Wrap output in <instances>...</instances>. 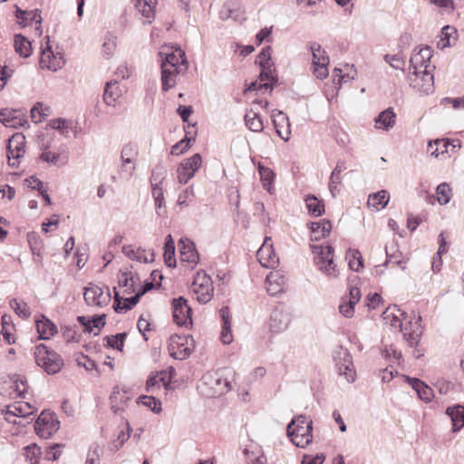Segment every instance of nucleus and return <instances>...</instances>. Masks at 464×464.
I'll use <instances>...</instances> for the list:
<instances>
[{
  "label": "nucleus",
  "mask_w": 464,
  "mask_h": 464,
  "mask_svg": "<svg viewBox=\"0 0 464 464\" xmlns=\"http://www.w3.org/2000/svg\"><path fill=\"white\" fill-rule=\"evenodd\" d=\"M52 127L60 131L62 135L67 136L69 129H71V122L63 118H58L53 121Z\"/></svg>",
  "instance_id": "nucleus-57"
},
{
  "label": "nucleus",
  "mask_w": 464,
  "mask_h": 464,
  "mask_svg": "<svg viewBox=\"0 0 464 464\" xmlns=\"http://www.w3.org/2000/svg\"><path fill=\"white\" fill-rule=\"evenodd\" d=\"M432 57V49L430 46L420 48L418 52L416 49L410 59V70L412 71V74L418 76L420 68L425 69V65L430 66V59Z\"/></svg>",
  "instance_id": "nucleus-13"
},
{
  "label": "nucleus",
  "mask_w": 464,
  "mask_h": 464,
  "mask_svg": "<svg viewBox=\"0 0 464 464\" xmlns=\"http://www.w3.org/2000/svg\"><path fill=\"white\" fill-rule=\"evenodd\" d=\"M332 229V224L328 219H322L318 222L311 223V240L318 241L322 237H326L330 234Z\"/></svg>",
  "instance_id": "nucleus-23"
},
{
  "label": "nucleus",
  "mask_w": 464,
  "mask_h": 464,
  "mask_svg": "<svg viewBox=\"0 0 464 464\" xmlns=\"http://www.w3.org/2000/svg\"><path fill=\"white\" fill-rule=\"evenodd\" d=\"M219 314L222 319V331L220 334V340L223 343L229 344L233 340V336L231 334V321L228 306H223L219 310Z\"/></svg>",
  "instance_id": "nucleus-21"
},
{
  "label": "nucleus",
  "mask_w": 464,
  "mask_h": 464,
  "mask_svg": "<svg viewBox=\"0 0 464 464\" xmlns=\"http://www.w3.org/2000/svg\"><path fill=\"white\" fill-rule=\"evenodd\" d=\"M120 386L116 385L113 387L110 395L111 409L114 414H119L121 411H124L123 406L119 404L118 395H120Z\"/></svg>",
  "instance_id": "nucleus-54"
},
{
  "label": "nucleus",
  "mask_w": 464,
  "mask_h": 464,
  "mask_svg": "<svg viewBox=\"0 0 464 464\" xmlns=\"http://www.w3.org/2000/svg\"><path fill=\"white\" fill-rule=\"evenodd\" d=\"M334 360L335 361L338 373L343 375L348 382H354L356 372L350 352L340 346L334 351Z\"/></svg>",
  "instance_id": "nucleus-5"
},
{
  "label": "nucleus",
  "mask_w": 464,
  "mask_h": 464,
  "mask_svg": "<svg viewBox=\"0 0 464 464\" xmlns=\"http://www.w3.org/2000/svg\"><path fill=\"white\" fill-rule=\"evenodd\" d=\"M396 114L392 108H388L382 111L375 119L376 127L389 130L395 124Z\"/></svg>",
  "instance_id": "nucleus-26"
},
{
  "label": "nucleus",
  "mask_w": 464,
  "mask_h": 464,
  "mask_svg": "<svg viewBox=\"0 0 464 464\" xmlns=\"http://www.w3.org/2000/svg\"><path fill=\"white\" fill-rule=\"evenodd\" d=\"M10 306L14 313L21 318L26 319L31 315V310L28 304L23 300L13 298L10 300Z\"/></svg>",
  "instance_id": "nucleus-41"
},
{
  "label": "nucleus",
  "mask_w": 464,
  "mask_h": 464,
  "mask_svg": "<svg viewBox=\"0 0 464 464\" xmlns=\"http://www.w3.org/2000/svg\"><path fill=\"white\" fill-rule=\"evenodd\" d=\"M166 374H167L166 371H160L154 374L150 375L146 382V386H145L146 392L154 393L156 391L160 390V382L159 377H160V375H166Z\"/></svg>",
  "instance_id": "nucleus-44"
},
{
  "label": "nucleus",
  "mask_w": 464,
  "mask_h": 464,
  "mask_svg": "<svg viewBox=\"0 0 464 464\" xmlns=\"http://www.w3.org/2000/svg\"><path fill=\"white\" fill-rule=\"evenodd\" d=\"M142 403L144 406L150 409L155 413L161 411V401L154 396L141 395L138 398V403Z\"/></svg>",
  "instance_id": "nucleus-43"
},
{
  "label": "nucleus",
  "mask_w": 464,
  "mask_h": 464,
  "mask_svg": "<svg viewBox=\"0 0 464 464\" xmlns=\"http://www.w3.org/2000/svg\"><path fill=\"white\" fill-rule=\"evenodd\" d=\"M136 280H139V276L132 275L131 272L120 270L119 272V286L126 287L125 292L127 294L134 293Z\"/></svg>",
  "instance_id": "nucleus-31"
},
{
  "label": "nucleus",
  "mask_w": 464,
  "mask_h": 464,
  "mask_svg": "<svg viewBox=\"0 0 464 464\" xmlns=\"http://www.w3.org/2000/svg\"><path fill=\"white\" fill-rule=\"evenodd\" d=\"M273 124L278 136L287 140L290 134V123L288 117L281 111L275 110L271 115Z\"/></svg>",
  "instance_id": "nucleus-16"
},
{
  "label": "nucleus",
  "mask_w": 464,
  "mask_h": 464,
  "mask_svg": "<svg viewBox=\"0 0 464 464\" xmlns=\"http://www.w3.org/2000/svg\"><path fill=\"white\" fill-rule=\"evenodd\" d=\"M310 50L313 55L314 75L321 80L326 78L328 76L327 65L329 63V57L326 55L325 51L315 42L311 44Z\"/></svg>",
  "instance_id": "nucleus-9"
},
{
  "label": "nucleus",
  "mask_w": 464,
  "mask_h": 464,
  "mask_svg": "<svg viewBox=\"0 0 464 464\" xmlns=\"http://www.w3.org/2000/svg\"><path fill=\"white\" fill-rule=\"evenodd\" d=\"M160 68L162 91L168 92L176 84V77L178 74H180L181 72L180 71H179V69H170L169 67H165L164 64H160Z\"/></svg>",
  "instance_id": "nucleus-25"
},
{
  "label": "nucleus",
  "mask_w": 464,
  "mask_h": 464,
  "mask_svg": "<svg viewBox=\"0 0 464 464\" xmlns=\"http://www.w3.org/2000/svg\"><path fill=\"white\" fill-rule=\"evenodd\" d=\"M457 33L456 29L452 26L446 25L441 29L440 40L438 46L441 49L450 45V37Z\"/></svg>",
  "instance_id": "nucleus-48"
},
{
  "label": "nucleus",
  "mask_w": 464,
  "mask_h": 464,
  "mask_svg": "<svg viewBox=\"0 0 464 464\" xmlns=\"http://www.w3.org/2000/svg\"><path fill=\"white\" fill-rule=\"evenodd\" d=\"M138 155L139 146L136 143L129 142L125 144L121 151V171L131 174L136 169Z\"/></svg>",
  "instance_id": "nucleus-11"
},
{
  "label": "nucleus",
  "mask_w": 464,
  "mask_h": 464,
  "mask_svg": "<svg viewBox=\"0 0 464 464\" xmlns=\"http://www.w3.org/2000/svg\"><path fill=\"white\" fill-rule=\"evenodd\" d=\"M14 47L16 53L21 57L27 58L32 54L31 42L22 34H15L14 37Z\"/></svg>",
  "instance_id": "nucleus-28"
},
{
  "label": "nucleus",
  "mask_w": 464,
  "mask_h": 464,
  "mask_svg": "<svg viewBox=\"0 0 464 464\" xmlns=\"http://www.w3.org/2000/svg\"><path fill=\"white\" fill-rule=\"evenodd\" d=\"M289 324L288 316L285 313L278 308L272 311L270 314V329L275 333H280L286 329Z\"/></svg>",
  "instance_id": "nucleus-22"
},
{
  "label": "nucleus",
  "mask_w": 464,
  "mask_h": 464,
  "mask_svg": "<svg viewBox=\"0 0 464 464\" xmlns=\"http://www.w3.org/2000/svg\"><path fill=\"white\" fill-rule=\"evenodd\" d=\"M407 382L417 392L419 398L426 402L430 401L433 397V391L422 381L417 378L406 377Z\"/></svg>",
  "instance_id": "nucleus-18"
},
{
  "label": "nucleus",
  "mask_w": 464,
  "mask_h": 464,
  "mask_svg": "<svg viewBox=\"0 0 464 464\" xmlns=\"http://www.w3.org/2000/svg\"><path fill=\"white\" fill-rule=\"evenodd\" d=\"M452 146V150L456 147L455 144H450L448 140L437 139L430 140L428 143L427 152L434 158L440 155H444L449 152V147Z\"/></svg>",
  "instance_id": "nucleus-24"
},
{
  "label": "nucleus",
  "mask_w": 464,
  "mask_h": 464,
  "mask_svg": "<svg viewBox=\"0 0 464 464\" xmlns=\"http://www.w3.org/2000/svg\"><path fill=\"white\" fill-rule=\"evenodd\" d=\"M179 248L180 254V260L197 265L199 260V255L196 249L195 244L188 238H180L179 240Z\"/></svg>",
  "instance_id": "nucleus-15"
},
{
  "label": "nucleus",
  "mask_w": 464,
  "mask_h": 464,
  "mask_svg": "<svg viewBox=\"0 0 464 464\" xmlns=\"http://www.w3.org/2000/svg\"><path fill=\"white\" fill-rule=\"evenodd\" d=\"M106 292L97 285L90 283L84 287L83 297L88 305H96L99 307L106 306L111 301V293L108 286Z\"/></svg>",
  "instance_id": "nucleus-7"
},
{
  "label": "nucleus",
  "mask_w": 464,
  "mask_h": 464,
  "mask_svg": "<svg viewBox=\"0 0 464 464\" xmlns=\"http://www.w3.org/2000/svg\"><path fill=\"white\" fill-rule=\"evenodd\" d=\"M126 337L127 334L123 332L114 335H107L104 337V340L107 342V345L109 347L121 352L124 346Z\"/></svg>",
  "instance_id": "nucleus-42"
},
{
  "label": "nucleus",
  "mask_w": 464,
  "mask_h": 464,
  "mask_svg": "<svg viewBox=\"0 0 464 464\" xmlns=\"http://www.w3.org/2000/svg\"><path fill=\"white\" fill-rule=\"evenodd\" d=\"M16 418L28 419L35 411L34 408L28 402H17L14 405H7Z\"/></svg>",
  "instance_id": "nucleus-35"
},
{
  "label": "nucleus",
  "mask_w": 464,
  "mask_h": 464,
  "mask_svg": "<svg viewBox=\"0 0 464 464\" xmlns=\"http://www.w3.org/2000/svg\"><path fill=\"white\" fill-rule=\"evenodd\" d=\"M60 429V421L56 415L48 410L41 412L37 418L34 430L36 434L43 439H49Z\"/></svg>",
  "instance_id": "nucleus-4"
},
{
  "label": "nucleus",
  "mask_w": 464,
  "mask_h": 464,
  "mask_svg": "<svg viewBox=\"0 0 464 464\" xmlns=\"http://www.w3.org/2000/svg\"><path fill=\"white\" fill-rule=\"evenodd\" d=\"M346 258L349 259L348 266L351 270L359 272L363 266L362 256L357 249H349L346 253Z\"/></svg>",
  "instance_id": "nucleus-39"
},
{
  "label": "nucleus",
  "mask_w": 464,
  "mask_h": 464,
  "mask_svg": "<svg viewBox=\"0 0 464 464\" xmlns=\"http://www.w3.org/2000/svg\"><path fill=\"white\" fill-rule=\"evenodd\" d=\"M201 164V156L200 154L196 153L192 157L186 159L181 162L180 168L182 169V171L180 172L179 169V174H195V172L200 168Z\"/></svg>",
  "instance_id": "nucleus-29"
},
{
  "label": "nucleus",
  "mask_w": 464,
  "mask_h": 464,
  "mask_svg": "<svg viewBox=\"0 0 464 464\" xmlns=\"http://www.w3.org/2000/svg\"><path fill=\"white\" fill-rule=\"evenodd\" d=\"M46 39V46L42 47L41 58H40V65L44 68L46 67L49 70L56 71L57 67H61L60 63L54 64L51 63V58L56 59L52 47L50 45V37L45 36Z\"/></svg>",
  "instance_id": "nucleus-27"
},
{
  "label": "nucleus",
  "mask_w": 464,
  "mask_h": 464,
  "mask_svg": "<svg viewBox=\"0 0 464 464\" xmlns=\"http://www.w3.org/2000/svg\"><path fill=\"white\" fill-rule=\"evenodd\" d=\"M421 82H423L420 89L423 92L429 93L433 89V75L429 71V65H425V69L421 72Z\"/></svg>",
  "instance_id": "nucleus-49"
},
{
  "label": "nucleus",
  "mask_w": 464,
  "mask_h": 464,
  "mask_svg": "<svg viewBox=\"0 0 464 464\" xmlns=\"http://www.w3.org/2000/svg\"><path fill=\"white\" fill-rule=\"evenodd\" d=\"M420 334L421 332L418 331V329L407 332V328H405V331L403 332V337L411 347L418 345Z\"/></svg>",
  "instance_id": "nucleus-58"
},
{
  "label": "nucleus",
  "mask_w": 464,
  "mask_h": 464,
  "mask_svg": "<svg viewBox=\"0 0 464 464\" xmlns=\"http://www.w3.org/2000/svg\"><path fill=\"white\" fill-rule=\"evenodd\" d=\"M346 299L347 296L343 298V303L339 305V311L344 317L351 318L354 314L355 304L349 303Z\"/></svg>",
  "instance_id": "nucleus-59"
},
{
  "label": "nucleus",
  "mask_w": 464,
  "mask_h": 464,
  "mask_svg": "<svg viewBox=\"0 0 464 464\" xmlns=\"http://www.w3.org/2000/svg\"><path fill=\"white\" fill-rule=\"evenodd\" d=\"M271 241V237H266L265 238L264 244L256 252L259 263L266 268H274L279 263V258L274 251L273 245L268 243Z\"/></svg>",
  "instance_id": "nucleus-12"
},
{
  "label": "nucleus",
  "mask_w": 464,
  "mask_h": 464,
  "mask_svg": "<svg viewBox=\"0 0 464 464\" xmlns=\"http://www.w3.org/2000/svg\"><path fill=\"white\" fill-rule=\"evenodd\" d=\"M272 49L270 46H266L262 49L258 54L256 63L261 67V72L259 74L260 81H269L271 82H276L277 78L274 75L275 64L271 57Z\"/></svg>",
  "instance_id": "nucleus-8"
},
{
  "label": "nucleus",
  "mask_w": 464,
  "mask_h": 464,
  "mask_svg": "<svg viewBox=\"0 0 464 464\" xmlns=\"http://www.w3.org/2000/svg\"><path fill=\"white\" fill-rule=\"evenodd\" d=\"M10 388L14 389L18 396L24 397V393L27 391V382L24 378L15 375Z\"/></svg>",
  "instance_id": "nucleus-55"
},
{
  "label": "nucleus",
  "mask_w": 464,
  "mask_h": 464,
  "mask_svg": "<svg viewBox=\"0 0 464 464\" xmlns=\"http://www.w3.org/2000/svg\"><path fill=\"white\" fill-rule=\"evenodd\" d=\"M308 213L314 217H320L324 212V204L314 195H307L304 198Z\"/></svg>",
  "instance_id": "nucleus-30"
},
{
  "label": "nucleus",
  "mask_w": 464,
  "mask_h": 464,
  "mask_svg": "<svg viewBox=\"0 0 464 464\" xmlns=\"http://www.w3.org/2000/svg\"><path fill=\"white\" fill-rule=\"evenodd\" d=\"M40 159L43 161L51 163L53 166H61L64 164V160L61 158L60 154L52 152L50 150H44L41 153Z\"/></svg>",
  "instance_id": "nucleus-52"
},
{
  "label": "nucleus",
  "mask_w": 464,
  "mask_h": 464,
  "mask_svg": "<svg viewBox=\"0 0 464 464\" xmlns=\"http://www.w3.org/2000/svg\"><path fill=\"white\" fill-rule=\"evenodd\" d=\"M35 324L41 340H48L57 333L56 325L44 314L36 319Z\"/></svg>",
  "instance_id": "nucleus-17"
},
{
  "label": "nucleus",
  "mask_w": 464,
  "mask_h": 464,
  "mask_svg": "<svg viewBox=\"0 0 464 464\" xmlns=\"http://www.w3.org/2000/svg\"><path fill=\"white\" fill-rule=\"evenodd\" d=\"M101 449L98 445H94L91 448L87 455L85 464H100V452Z\"/></svg>",
  "instance_id": "nucleus-61"
},
{
  "label": "nucleus",
  "mask_w": 464,
  "mask_h": 464,
  "mask_svg": "<svg viewBox=\"0 0 464 464\" xmlns=\"http://www.w3.org/2000/svg\"><path fill=\"white\" fill-rule=\"evenodd\" d=\"M438 202L440 205H446L451 198V189L447 183L440 184L436 188Z\"/></svg>",
  "instance_id": "nucleus-46"
},
{
  "label": "nucleus",
  "mask_w": 464,
  "mask_h": 464,
  "mask_svg": "<svg viewBox=\"0 0 464 464\" xmlns=\"http://www.w3.org/2000/svg\"><path fill=\"white\" fill-rule=\"evenodd\" d=\"M441 104H451L455 110L464 109V95L462 97L450 98L445 97L440 101Z\"/></svg>",
  "instance_id": "nucleus-62"
},
{
  "label": "nucleus",
  "mask_w": 464,
  "mask_h": 464,
  "mask_svg": "<svg viewBox=\"0 0 464 464\" xmlns=\"http://www.w3.org/2000/svg\"><path fill=\"white\" fill-rule=\"evenodd\" d=\"M24 136L21 133H15L8 136V144L6 147V157L8 159V165L14 168L19 164V159L23 156Z\"/></svg>",
  "instance_id": "nucleus-10"
},
{
  "label": "nucleus",
  "mask_w": 464,
  "mask_h": 464,
  "mask_svg": "<svg viewBox=\"0 0 464 464\" xmlns=\"http://www.w3.org/2000/svg\"><path fill=\"white\" fill-rule=\"evenodd\" d=\"M27 241L33 256H40L44 249V241L37 232L32 231L27 234Z\"/></svg>",
  "instance_id": "nucleus-40"
},
{
  "label": "nucleus",
  "mask_w": 464,
  "mask_h": 464,
  "mask_svg": "<svg viewBox=\"0 0 464 464\" xmlns=\"http://www.w3.org/2000/svg\"><path fill=\"white\" fill-rule=\"evenodd\" d=\"M26 457L31 460V464H39V458L42 454L41 448L36 444H31L24 448Z\"/></svg>",
  "instance_id": "nucleus-56"
},
{
  "label": "nucleus",
  "mask_w": 464,
  "mask_h": 464,
  "mask_svg": "<svg viewBox=\"0 0 464 464\" xmlns=\"http://www.w3.org/2000/svg\"><path fill=\"white\" fill-rule=\"evenodd\" d=\"M156 3V0H137L135 6L142 16L149 19L148 23H151L150 19L154 17Z\"/></svg>",
  "instance_id": "nucleus-37"
},
{
  "label": "nucleus",
  "mask_w": 464,
  "mask_h": 464,
  "mask_svg": "<svg viewBox=\"0 0 464 464\" xmlns=\"http://www.w3.org/2000/svg\"><path fill=\"white\" fill-rule=\"evenodd\" d=\"M389 202V194L386 190H380L376 193L369 195L368 206L373 208L375 210L384 208Z\"/></svg>",
  "instance_id": "nucleus-32"
},
{
  "label": "nucleus",
  "mask_w": 464,
  "mask_h": 464,
  "mask_svg": "<svg viewBox=\"0 0 464 464\" xmlns=\"http://www.w3.org/2000/svg\"><path fill=\"white\" fill-rule=\"evenodd\" d=\"M63 447L64 445L62 443H54L53 445L48 446L45 449L44 459L52 461L57 460L61 456V449Z\"/></svg>",
  "instance_id": "nucleus-53"
},
{
  "label": "nucleus",
  "mask_w": 464,
  "mask_h": 464,
  "mask_svg": "<svg viewBox=\"0 0 464 464\" xmlns=\"http://www.w3.org/2000/svg\"><path fill=\"white\" fill-rule=\"evenodd\" d=\"M447 415L452 421V431L457 432L464 427V406L456 404L450 406L446 410Z\"/></svg>",
  "instance_id": "nucleus-19"
},
{
  "label": "nucleus",
  "mask_w": 464,
  "mask_h": 464,
  "mask_svg": "<svg viewBox=\"0 0 464 464\" xmlns=\"http://www.w3.org/2000/svg\"><path fill=\"white\" fill-rule=\"evenodd\" d=\"M391 307H388L382 314V320L385 324H391V326L396 328L400 327L401 331L402 330V323L400 319L399 315L395 314L392 311H391Z\"/></svg>",
  "instance_id": "nucleus-47"
},
{
  "label": "nucleus",
  "mask_w": 464,
  "mask_h": 464,
  "mask_svg": "<svg viewBox=\"0 0 464 464\" xmlns=\"http://www.w3.org/2000/svg\"><path fill=\"white\" fill-rule=\"evenodd\" d=\"M173 321L179 326L192 325V309L188 304L187 299L183 296L172 300Z\"/></svg>",
  "instance_id": "nucleus-6"
},
{
  "label": "nucleus",
  "mask_w": 464,
  "mask_h": 464,
  "mask_svg": "<svg viewBox=\"0 0 464 464\" xmlns=\"http://www.w3.org/2000/svg\"><path fill=\"white\" fill-rule=\"evenodd\" d=\"M117 82H108L104 88L103 102L108 106H115V102L121 96V92L116 87Z\"/></svg>",
  "instance_id": "nucleus-36"
},
{
  "label": "nucleus",
  "mask_w": 464,
  "mask_h": 464,
  "mask_svg": "<svg viewBox=\"0 0 464 464\" xmlns=\"http://www.w3.org/2000/svg\"><path fill=\"white\" fill-rule=\"evenodd\" d=\"M34 356L36 364L50 375L58 373L64 364L62 356L44 343L34 347Z\"/></svg>",
  "instance_id": "nucleus-2"
},
{
  "label": "nucleus",
  "mask_w": 464,
  "mask_h": 464,
  "mask_svg": "<svg viewBox=\"0 0 464 464\" xmlns=\"http://www.w3.org/2000/svg\"><path fill=\"white\" fill-rule=\"evenodd\" d=\"M313 421L304 415L294 418L286 427V433L290 440L296 447L304 448L313 439Z\"/></svg>",
  "instance_id": "nucleus-1"
},
{
  "label": "nucleus",
  "mask_w": 464,
  "mask_h": 464,
  "mask_svg": "<svg viewBox=\"0 0 464 464\" xmlns=\"http://www.w3.org/2000/svg\"><path fill=\"white\" fill-rule=\"evenodd\" d=\"M266 291L270 295H276V294L283 291V287L277 282H273V276H267L266 280Z\"/></svg>",
  "instance_id": "nucleus-60"
},
{
  "label": "nucleus",
  "mask_w": 464,
  "mask_h": 464,
  "mask_svg": "<svg viewBox=\"0 0 464 464\" xmlns=\"http://www.w3.org/2000/svg\"><path fill=\"white\" fill-rule=\"evenodd\" d=\"M384 60L386 63H388L392 68L396 70H404L405 66V59L404 56L401 53L397 54H386L384 56Z\"/></svg>",
  "instance_id": "nucleus-51"
},
{
  "label": "nucleus",
  "mask_w": 464,
  "mask_h": 464,
  "mask_svg": "<svg viewBox=\"0 0 464 464\" xmlns=\"http://www.w3.org/2000/svg\"><path fill=\"white\" fill-rule=\"evenodd\" d=\"M190 134V131H186V137L184 140H181L179 142L176 143L171 147L170 153L172 155H179L183 153L188 147L191 141L195 140V137H188Z\"/></svg>",
  "instance_id": "nucleus-50"
},
{
  "label": "nucleus",
  "mask_w": 464,
  "mask_h": 464,
  "mask_svg": "<svg viewBox=\"0 0 464 464\" xmlns=\"http://www.w3.org/2000/svg\"><path fill=\"white\" fill-rule=\"evenodd\" d=\"M314 255L315 266L329 277L336 278L339 275L337 265L334 261V248L332 246H311Z\"/></svg>",
  "instance_id": "nucleus-3"
},
{
  "label": "nucleus",
  "mask_w": 464,
  "mask_h": 464,
  "mask_svg": "<svg viewBox=\"0 0 464 464\" xmlns=\"http://www.w3.org/2000/svg\"><path fill=\"white\" fill-rule=\"evenodd\" d=\"M50 108L48 106L44 107L42 102H36L31 109V118L35 123L42 121V119L48 116Z\"/></svg>",
  "instance_id": "nucleus-45"
},
{
  "label": "nucleus",
  "mask_w": 464,
  "mask_h": 464,
  "mask_svg": "<svg viewBox=\"0 0 464 464\" xmlns=\"http://www.w3.org/2000/svg\"><path fill=\"white\" fill-rule=\"evenodd\" d=\"M14 115L11 116L7 109H2V125L6 128H17L23 125L25 121L21 117L19 111H14Z\"/></svg>",
  "instance_id": "nucleus-33"
},
{
  "label": "nucleus",
  "mask_w": 464,
  "mask_h": 464,
  "mask_svg": "<svg viewBox=\"0 0 464 464\" xmlns=\"http://www.w3.org/2000/svg\"><path fill=\"white\" fill-rule=\"evenodd\" d=\"M122 253L132 260H137L139 262L150 263L154 261V253L151 252V258H149L145 255V250L138 248L137 250L133 249L131 246H124L122 247Z\"/></svg>",
  "instance_id": "nucleus-34"
},
{
  "label": "nucleus",
  "mask_w": 464,
  "mask_h": 464,
  "mask_svg": "<svg viewBox=\"0 0 464 464\" xmlns=\"http://www.w3.org/2000/svg\"><path fill=\"white\" fill-rule=\"evenodd\" d=\"M15 16L18 19V24L22 26L31 25L33 21H35L36 24H41L43 21L41 11L39 9H34L28 12L16 6Z\"/></svg>",
  "instance_id": "nucleus-20"
},
{
  "label": "nucleus",
  "mask_w": 464,
  "mask_h": 464,
  "mask_svg": "<svg viewBox=\"0 0 464 464\" xmlns=\"http://www.w3.org/2000/svg\"><path fill=\"white\" fill-rule=\"evenodd\" d=\"M140 295H138L137 293L133 296L124 298V303L121 304L122 312L131 310L140 302Z\"/></svg>",
  "instance_id": "nucleus-64"
},
{
  "label": "nucleus",
  "mask_w": 464,
  "mask_h": 464,
  "mask_svg": "<svg viewBox=\"0 0 464 464\" xmlns=\"http://www.w3.org/2000/svg\"><path fill=\"white\" fill-rule=\"evenodd\" d=\"M160 64H164L165 67H169L170 69H179L182 74H184L188 70L186 55L180 48L176 49L170 53H166V56L161 61Z\"/></svg>",
  "instance_id": "nucleus-14"
},
{
  "label": "nucleus",
  "mask_w": 464,
  "mask_h": 464,
  "mask_svg": "<svg viewBox=\"0 0 464 464\" xmlns=\"http://www.w3.org/2000/svg\"><path fill=\"white\" fill-rule=\"evenodd\" d=\"M246 126L252 131H261L264 124L261 116L254 111H250L245 115Z\"/></svg>",
  "instance_id": "nucleus-38"
},
{
  "label": "nucleus",
  "mask_w": 464,
  "mask_h": 464,
  "mask_svg": "<svg viewBox=\"0 0 464 464\" xmlns=\"http://www.w3.org/2000/svg\"><path fill=\"white\" fill-rule=\"evenodd\" d=\"M325 459V456L323 453H318L314 456L304 455L301 461V464H323Z\"/></svg>",
  "instance_id": "nucleus-63"
}]
</instances>
